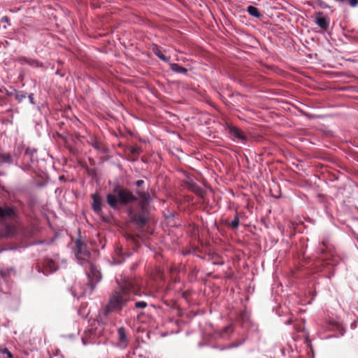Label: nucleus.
<instances>
[{
    "label": "nucleus",
    "mask_w": 358,
    "mask_h": 358,
    "mask_svg": "<svg viewBox=\"0 0 358 358\" xmlns=\"http://www.w3.org/2000/svg\"><path fill=\"white\" fill-rule=\"evenodd\" d=\"M0 352L2 354H6L7 358H13V355L6 348H1Z\"/></svg>",
    "instance_id": "18"
},
{
    "label": "nucleus",
    "mask_w": 358,
    "mask_h": 358,
    "mask_svg": "<svg viewBox=\"0 0 358 358\" xmlns=\"http://www.w3.org/2000/svg\"><path fill=\"white\" fill-rule=\"evenodd\" d=\"M229 132L231 136H234L238 139L245 141L246 139V136L245 134L238 127L231 126L229 127Z\"/></svg>",
    "instance_id": "5"
},
{
    "label": "nucleus",
    "mask_w": 358,
    "mask_h": 358,
    "mask_svg": "<svg viewBox=\"0 0 358 358\" xmlns=\"http://www.w3.org/2000/svg\"><path fill=\"white\" fill-rule=\"evenodd\" d=\"M130 284L126 282L114 290L108 299V303L103 308V314L105 317L112 312L120 313L129 302L131 301Z\"/></svg>",
    "instance_id": "1"
},
{
    "label": "nucleus",
    "mask_w": 358,
    "mask_h": 358,
    "mask_svg": "<svg viewBox=\"0 0 358 358\" xmlns=\"http://www.w3.org/2000/svg\"><path fill=\"white\" fill-rule=\"evenodd\" d=\"M85 266H88L90 268V271L86 272L90 280L89 287L90 291L91 292L94 287V285L101 280V275L100 272L92 264V263H89V264L86 265Z\"/></svg>",
    "instance_id": "4"
},
{
    "label": "nucleus",
    "mask_w": 358,
    "mask_h": 358,
    "mask_svg": "<svg viewBox=\"0 0 358 358\" xmlns=\"http://www.w3.org/2000/svg\"><path fill=\"white\" fill-rule=\"evenodd\" d=\"M29 100H30L31 103H34V101H33V99H34V94H30L29 95Z\"/></svg>",
    "instance_id": "24"
},
{
    "label": "nucleus",
    "mask_w": 358,
    "mask_h": 358,
    "mask_svg": "<svg viewBox=\"0 0 358 358\" xmlns=\"http://www.w3.org/2000/svg\"><path fill=\"white\" fill-rule=\"evenodd\" d=\"M76 255L79 263L83 266H86L89 264V263H92L90 259V252L86 250L85 245L79 240L76 241Z\"/></svg>",
    "instance_id": "3"
},
{
    "label": "nucleus",
    "mask_w": 358,
    "mask_h": 358,
    "mask_svg": "<svg viewBox=\"0 0 358 358\" xmlns=\"http://www.w3.org/2000/svg\"><path fill=\"white\" fill-rule=\"evenodd\" d=\"M117 336L120 345L121 347L125 348L128 344V339L124 327H120L117 330Z\"/></svg>",
    "instance_id": "6"
},
{
    "label": "nucleus",
    "mask_w": 358,
    "mask_h": 358,
    "mask_svg": "<svg viewBox=\"0 0 358 358\" xmlns=\"http://www.w3.org/2000/svg\"><path fill=\"white\" fill-rule=\"evenodd\" d=\"M131 152L133 155H138L139 154V150H138V148H132L131 149Z\"/></svg>",
    "instance_id": "22"
},
{
    "label": "nucleus",
    "mask_w": 358,
    "mask_h": 358,
    "mask_svg": "<svg viewBox=\"0 0 358 358\" xmlns=\"http://www.w3.org/2000/svg\"><path fill=\"white\" fill-rule=\"evenodd\" d=\"M29 59V58H27L25 57H21L17 59V61L21 64H28Z\"/></svg>",
    "instance_id": "19"
},
{
    "label": "nucleus",
    "mask_w": 358,
    "mask_h": 358,
    "mask_svg": "<svg viewBox=\"0 0 358 358\" xmlns=\"http://www.w3.org/2000/svg\"><path fill=\"white\" fill-rule=\"evenodd\" d=\"M28 64L32 67H39L42 66V65L39 63V62L34 59H30L28 61Z\"/></svg>",
    "instance_id": "14"
},
{
    "label": "nucleus",
    "mask_w": 358,
    "mask_h": 358,
    "mask_svg": "<svg viewBox=\"0 0 358 358\" xmlns=\"http://www.w3.org/2000/svg\"><path fill=\"white\" fill-rule=\"evenodd\" d=\"M136 199L130 191L120 187H116L113 193L107 196V202L112 208H115L118 203L127 204Z\"/></svg>",
    "instance_id": "2"
},
{
    "label": "nucleus",
    "mask_w": 358,
    "mask_h": 358,
    "mask_svg": "<svg viewBox=\"0 0 358 358\" xmlns=\"http://www.w3.org/2000/svg\"><path fill=\"white\" fill-rule=\"evenodd\" d=\"M317 24L322 29H327L329 27V23L327 18L324 16H318L316 18Z\"/></svg>",
    "instance_id": "9"
},
{
    "label": "nucleus",
    "mask_w": 358,
    "mask_h": 358,
    "mask_svg": "<svg viewBox=\"0 0 358 358\" xmlns=\"http://www.w3.org/2000/svg\"><path fill=\"white\" fill-rule=\"evenodd\" d=\"M230 227L232 229H236L239 225V218L237 215L235 216L234 219L230 223Z\"/></svg>",
    "instance_id": "15"
},
{
    "label": "nucleus",
    "mask_w": 358,
    "mask_h": 358,
    "mask_svg": "<svg viewBox=\"0 0 358 358\" xmlns=\"http://www.w3.org/2000/svg\"><path fill=\"white\" fill-rule=\"evenodd\" d=\"M26 97V94L23 92H18L16 94V99L21 101Z\"/></svg>",
    "instance_id": "20"
},
{
    "label": "nucleus",
    "mask_w": 358,
    "mask_h": 358,
    "mask_svg": "<svg viewBox=\"0 0 358 358\" xmlns=\"http://www.w3.org/2000/svg\"><path fill=\"white\" fill-rule=\"evenodd\" d=\"M7 20H8V17H3L2 18V21H3V22H6Z\"/></svg>",
    "instance_id": "26"
},
{
    "label": "nucleus",
    "mask_w": 358,
    "mask_h": 358,
    "mask_svg": "<svg viewBox=\"0 0 358 358\" xmlns=\"http://www.w3.org/2000/svg\"><path fill=\"white\" fill-rule=\"evenodd\" d=\"M15 215V213L12 208H1L0 207V217L1 218H12Z\"/></svg>",
    "instance_id": "7"
},
{
    "label": "nucleus",
    "mask_w": 358,
    "mask_h": 358,
    "mask_svg": "<svg viewBox=\"0 0 358 358\" xmlns=\"http://www.w3.org/2000/svg\"><path fill=\"white\" fill-rule=\"evenodd\" d=\"M93 146H94L96 149H97V150H99V149L100 148L99 145H98V143H96L95 144H94V145H93Z\"/></svg>",
    "instance_id": "25"
},
{
    "label": "nucleus",
    "mask_w": 358,
    "mask_h": 358,
    "mask_svg": "<svg viewBox=\"0 0 358 358\" xmlns=\"http://www.w3.org/2000/svg\"><path fill=\"white\" fill-rule=\"evenodd\" d=\"M170 68L173 71L178 73H186L187 71V70L185 68L175 63H171Z\"/></svg>",
    "instance_id": "10"
},
{
    "label": "nucleus",
    "mask_w": 358,
    "mask_h": 358,
    "mask_svg": "<svg viewBox=\"0 0 358 358\" xmlns=\"http://www.w3.org/2000/svg\"><path fill=\"white\" fill-rule=\"evenodd\" d=\"M147 307V303L145 301H138L135 303L136 308L143 309Z\"/></svg>",
    "instance_id": "17"
},
{
    "label": "nucleus",
    "mask_w": 358,
    "mask_h": 358,
    "mask_svg": "<svg viewBox=\"0 0 358 358\" xmlns=\"http://www.w3.org/2000/svg\"><path fill=\"white\" fill-rule=\"evenodd\" d=\"M144 183L143 180H138L136 182V185L138 187H141Z\"/></svg>",
    "instance_id": "23"
},
{
    "label": "nucleus",
    "mask_w": 358,
    "mask_h": 358,
    "mask_svg": "<svg viewBox=\"0 0 358 358\" xmlns=\"http://www.w3.org/2000/svg\"><path fill=\"white\" fill-rule=\"evenodd\" d=\"M141 221L142 222H145V220H144V219H141Z\"/></svg>",
    "instance_id": "27"
},
{
    "label": "nucleus",
    "mask_w": 358,
    "mask_h": 358,
    "mask_svg": "<svg viewBox=\"0 0 358 358\" xmlns=\"http://www.w3.org/2000/svg\"><path fill=\"white\" fill-rule=\"evenodd\" d=\"M93 203L92 208L96 213H99L101 210V198L98 194H93Z\"/></svg>",
    "instance_id": "8"
},
{
    "label": "nucleus",
    "mask_w": 358,
    "mask_h": 358,
    "mask_svg": "<svg viewBox=\"0 0 358 358\" xmlns=\"http://www.w3.org/2000/svg\"><path fill=\"white\" fill-rule=\"evenodd\" d=\"M248 11L251 15L254 17H258L260 16L258 9L252 6H250L248 7Z\"/></svg>",
    "instance_id": "12"
},
{
    "label": "nucleus",
    "mask_w": 358,
    "mask_h": 358,
    "mask_svg": "<svg viewBox=\"0 0 358 358\" xmlns=\"http://www.w3.org/2000/svg\"><path fill=\"white\" fill-rule=\"evenodd\" d=\"M349 3L352 7H355L358 4V0H349Z\"/></svg>",
    "instance_id": "21"
},
{
    "label": "nucleus",
    "mask_w": 358,
    "mask_h": 358,
    "mask_svg": "<svg viewBox=\"0 0 358 358\" xmlns=\"http://www.w3.org/2000/svg\"><path fill=\"white\" fill-rule=\"evenodd\" d=\"M11 161V156L9 154H0V163L9 162Z\"/></svg>",
    "instance_id": "13"
},
{
    "label": "nucleus",
    "mask_w": 358,
    "mask_h": 358,
    "mask_svg": "<svg viewBox=\"0 0 358 358\" xmlns=\"http://www.w3.org/2000/svg\"><path fill=\"white\" fill-rule=\"evenodd\" d=\"M154 52L155 54L160 59H162V61L165 62H169V58L166 57L162 51H160L159 50H158L157 48L155 49L154 50Z\"/></svg>",
    "instance_id": "11"
},
{
    "label": "nucleus",
    "mask_w": 358,
    "mask_h": 358,
    "mask_svg": "<svg viewBox=\"0 0 358 358\" xmlns=\"http://www.w3.org/2000/svg\"><path fill=\"white\" fill-rule=\"evenodd\" d=\"M47 266L50 268V271L53 272L57 270L55 263L53 261H48L47 262Z\"/></svg>",
    "instance_id": "16"
}]
</instances>
